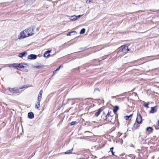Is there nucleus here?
<instances>
[{"instance_id": "obj_20", "label": "nucleus", "mask_w": 159, "mask_h": 159, "mask_svg": "<svg viewBox=\"0 0 159 159\" xmlns=\"http://www.w3.org/2000/svg\"><path fill=\"white\" fill-rule=\"evenodd\" d=\"M144 102V103L143 104V106L145 107L146 108H149V102Z\"/></svg>"}, {"instance_id": "obj_17", "label": "nucleus", "mask_w": 159, "mask_h": 159, "mask_svg": "<svg viewBox=\"0 0 159 159\" xmlns=\"http://www.w3.org/2000/svg\"><path fill=\"white\" fill-rule=\"evenodd\" d=\"M69 19L71 20L75 21L77 20V18H76V16L74 15L71 16Z\"/></svg>"}, {"instance_id": "obj_39", "label": "nucleus", "mask_w": 159, "mask_h": 159, "mask_svg": "<svg viewBox=\"0 0 159 159\" xmlns=\"http://www.w3.org/2000/svg\"><path fill=\"white\" fill-rule=\"evenodd\" d=\"M56 72H57V70H54V71H53V73L54 74H55V73H56Z\"/></svg>"}, {"instance_id": "obj_3", "label": "nucleus", "mask_w": 159, "mask_h": 159, "mask_svg": "<svg viewBox=\"0 0 159 159\" xmlns=\"http://www.w3.org/2000/svg\"><path fill=\"white\" fill-rule=\"evenodd\" d=\"M34 28L33 26H31L27 29L25 30V32L27 33V36L29 37L31 36L34 34Z\"/></svg>"}, {"instance_id": "obj_40", "label": "nucleus", "mask_w": 159, "mask_h": 159, "mask_svg": "<svg viewBox=\"0 0 159 159\" xmlns=\"http://www.w3.org/2000/svg\"><path fill=\"white\" fill-rule=\"evenodd\" d=\"M95 90H98V91H99V90L98 89V88H96L95 90H94V91H95Z\"/></svg>"}, {"instance_id": "obj_12", "label": "nucleus", "mask_w": 159, "mask_h": 159, "mask_svg": "<svg viewBox=\"0 0 159 159\" xmlns=\"http://www.w3.org/2000/svg\"><path fill=\"white\" fill-rule=\"evenodd\" d=\"M51 51V50H48L46 51L44 54V56L45 57H49L50 55L49 54V53Z\"/></svg>"}, {"instance_id": "obj_31", "label": "nucleus", "mask_w": 159, "mask_h": 159, "mask_svg": "<svg viewBox=\"0 0 159 159\" xmlns=\"http://www.w3.org/2000/svg\"><path fill=\"white\" fill-rule=\"evenodd\" d=\"M76 123V121H72L70 123V125H74Z\"/></svg>"}, {"instance_id": "obj_2", "label": "nucleus", "mask_w": 159, "mask_h": 159, "mask_svg": "<svg viewBox=\"0 0 159 159\" xmlns=\"http://www.w3.org/2000/svg\"><path fill=\"white\" fill-rule=\"evenodd\" d=\"M26 64H23L22 63L18 64V63H13L11 64H9V67H13L14 68L18 70H20V68H24L25 66L24 65H26Z\"/></svg>"}, {"instance_id": "obj_36", "label": "nucleus", "mask_w": 159, "mask_h": 159, "mask_svg": "<svg viewBox=\"0 0 159 159\" xmlns=\"http://www.w3.org/2000/svg\"><path fill=\"white\" fill-rule=\"evenodd\" d=\"M86 47L84 48H80V49L82 50H84L85 49Z\"/></svg>"}, {"instance_id": "obj_16", "label": "nucleus", "mask_w": 159, "mask_h": 159, "mask_svg": "<svg viewBox=\"0 0 159 159\" xmlns=\"http://www.w3.org/2000/svg\"><path fill=\"white\" fill-rule=\"evenodd\" d=\"M119 109V107L117 106H115L114 107L113 109V111L114 113H116L117 111Z\"/></svg>"}, {"instance_id": "obj_25", "label": "nucleus", "mask_w": 159, "mask_h": 159, "mask_svg": "<svg viewBox=\"0 0 159 159\" xmlns=\"http://www.w3.org/2000/svg\"><path fill=\"white\" fill-rule=\"evenodd\" d=\"M85 29L84 28H83L82 29L80 32V34H84V33H85Z\"/></svg>"}, {"instance_id": "obj_28", "label": "nucleus", "mask_w": 159, "mask_h": 159, "mask_svg": "<svg viewBox=\"0 0 159 159\" xmlns=\"http://www.w3.org/2000/svg\"><path fill=\"white\" fill-rule=\"evenodd\" d=\"M42 97V94H40V93H39L38 95V97L37 98V99H39V100H41V99Z\"/></svg>"}, {"instance_id": "obj_13", "label": "nucleus", "mask_w": 159, "mask_h": 159, "mask_svg": "<svg viewBox=\"0 0 159 159\" xmlns=\"http://www.w3.org/2000/svg\"><path fill=\"white\" fill-rule=\"evenodd\" d=\"M28 116L29 119H33L34 118V113L31 112H29L28 114Z\"/></svg>"}, {"instance_id": "obj_26", "label": "nucleus", "mask_w": 159, "mask_h": 159, "mask_svg": "<svg viewBox=\"0 0 159 159\" xmlns=\"http://www.w3.org/2000/svg\"><path fill=\"white\" fill-rule=\"evenodd\" d=\"M15 93H19L20 91L18 89L15 88Z\"/></svg>"}, {"instance_id": "obj_44", "label": "nucleus", "mask_w": 159, "mask_h": 159, "mask_svg": "<svg viewBox=\"0 0 159 159\" xmlns=\"http://www.w3.org/2000/svg\"><path fill=\"white\" fill-rule=\"evenodd\" d=\"M103 114L105 116L106 115V114L104 112H103Z\"/></svg>"}, {"instance_id": "obj_10", "label": "nucleus", "mask_w": 159, "mask_h": 159, "mask_svg": "<svg viewBox=\"0 0 159 159\" xmlns=\"http://www.w3.org/2000/svg\"><path fill=\"white\" fill-rule=\"evenodd\" d=\"M40 101V100L37 99V102L35 104V107L36 108L38 109L39 107Z\"/></svg>"}, {"instance_id": "obj_21", "label": "nucleus", "mask_w": 159, "mask_h": 159, "mask_svg": "<svg viewBox=\"0 0 159 159\" xmlns=\"http://www.w3.org/2000/svg\"><path fill=\"white\" fill-rule=\"evenodd\" d=\"M8 89L11 92V93H15V88H8Z\"/></svg>"}, {"instance_id": "obj_33", "label": "nucleus", "mask_w": 159, "mask_h": 159, "mask_svg": "<svg viewBox=\"0 0 159 159\" xmlns=\"http://www.w3.org/2000/svg\"><path fill=\"white\" fill-rule=\"evenodd\" d=\"M112 120L113 121L112 122H114V123H118V120Z\"/></svg>"}, {"instance_id": "obj_41", "label": "nucleus", "mask_w": 159, "mask_h": 159, "mask_svg": "<svg viewBox=\"0 0 159 159\" xmlns=\"http://www.w3.org/2000/svg\"><path fill=\"white\" fill-rule=\"evenodd\" d=\"M25 72H27L28 71V70L27 69H25Z\"/></svg>"}, {"instance_id": "obj_15", "label": "nucleus", "mask_w": 159, "mask_h": 159, "mask_svg": "<svg viewBox=\"0 0 159 159\" xmlns=\"http://www.w3.org/2000/svg\"><path fill=\"white\" fill-rule=\"evenodd\" d=\"M92 125L93 126H94V127H98L99 126L101 125H102V124H99L98 123L95 122L94 121L93 122Z\"/></svg>"}, {"instance_id": "obj_23", "label": "nucleus", "mask_w": 159, "mask_h": 159, "mask_svg": "<svg viewBox=\"0 0 159 159\" xmlns=\"http://www.w3.org/2000/svg\"><path fill=\"white\" fill-rule=\"evenodd\" d=\"M133 116V114H131L129 116H124V118L125 119H128L129 118L132 117Z\"/></svg>"}, {"instance_id": "obj_6", "label": "nucleus", "mask_w": 159, "mask_h": 159, "mask_svg": "<svg viewBox=\"0 0 159 159\" xmlns=\"http://www.w3.org/2000/svg\"><path fill=\"white\" fill-rule=\"evenodd\" d=\"M151 108V109L149 111V113H154L157 111V106H155L154 107H152Z\"/></svg>"}, {"instance_id": "obj_22", "label": "nucleus", "mask_w": 159, "mask_h": 159, "mask_svg": "<svg viewBox=\"0 0 159 159\" xmlns=\"http://www.w3.org/2000/svg\"><path fill=\"white\" fill-rule=\"evenodd\" d=\"M73 148L69 150H67L66 152H65V154H69L72 153L73 151Z\"/></svg>"}, {"instance_id": "obj_35", "label": "nucleus", "mask_w": 159, "mask_h": 159, "mask_svg": "<svg viewBox=\"0 0 159 159\" xmlns=\"http://www.w3.org/2000/svg\"><path fill=\"white\" fill-rule=\"evenodd\" d=\"M61 68V66H59L58 67L56 70H57V71L59 70Z\"/></svg>"}, {"instance_id": "obj_29", "label": "nucleus", "mask_w": 159, "mask_h": 159, "mask_svg": "<svg viewBox=\"0 0 159 159\" xmlns=\"http://www.w3.org/2000/svg\"><path fill=\"white\" fill-rule=\"evenodd\" d=\"M28 87L27 86H26V85H24L22 87H19V89H22L23 88H27Z\"/></svg>"}, {"instance_id": "obj_46", "label": "nucleus", "mask_w": 159, "mask_h": 159, "mask_svg": "<svg viewBox=\"0 0 159 159\" xmlns=\"http://www.w3.org/2000/svg\"><path fill=\"white\" fill-rule=\"evenodd\" d=\"M158 125L159 126V120H158Z\"/></svg>"}, {"instance_id": "obj_47", "label": "nucleus", "mask_w": 159, "mask_h": 159, "mask_svg": "<svg viewBox=\"0 0 159 159\" xmlns=\"http://www.w3.org/2000/svg\"><path fill=\"white\" fill-rule=\"evenodd\" d=\"M74 103H72V105H73V104H74Z\"/></svg>"}, {"instance_id": "obj_30", "label": "nucleus", "mask_w": 159, "mask_h": 159, "mask_svg": "<svg viewBox=\"0 0 159 159\" xmlns=\"http://www.w3.org/2000/svg\"><path fill=\"white\" fill-rule=\"evenodd\" d=\"M34 67L35 68H37L39 69H40L43 68V66H34Z\"/></svg>"}, {"instance_id": "obj_34", "label": "nucleus", "mask_w": 159, "mask_h": 159, "mask_svg": "<svg viewBox=\"0 0 159 159\" xmlns=\"http://www.w3.org/2000/svg\"><path fill=\"white\" fill-rule=\"evenodd\" d=\"M83 15H78V16H76V18H77V19H78V18H80L81 16H82Z\"/></svg>"}, {"instance_id": "obj_43", "label": "nucleus", "mask_w": 159, "mask_h": 159, "mask_svg": "<svg viewBox=\"0 0 159 159\" xmlns=\"http://www.w3.org/2000/svg\"><path fill=\"white\" fill-rule=\"evenodd\" d=\"M134 94H135V96H137V93H134Z\"/></svg>"}, {"instance_id": "obj_51", "label": "nucleus", "mask_w": 159, "mask_h": 159, "mask_svg": "<svg viewBox=\"0 0 159 159\" xmlns=\"http://www.w3.org/2000/svg\"><path fill=\"white\" fill-rule=\"evenodd\" d=\"M158 11H159V10H158Z\"/></svg>"}, {"instance_id": "obj_14", "label": "nucleus", "mask_w": 159, "mask_h": 159, "mask_svg": "<svg viewBox=\"0 0 159 159\" xmlns=\"http://www.w3.org/2000/svg\"><path fill=\"white\" fill-rule=\"evenodd\" d=\"M113 116V113L111 111H108L107 114L106 116H105L106 117L105 119H107V117L109 116Z\"/></svg>"}, {"instance_id": "obj_52", "label": "nucleus", "mask_w": 159, "mask_h": 159, "mask_svg": "<svg viewBox=\"0 0 159 159\" xmlns=\"http://www.w3.org/2000/svg\"><path fill=\"white\" fill-rule=\"evenodd\" d=\"M1 70V68H0V70Z\"/></svg>"}, {"instance_id": "obj_32", "label": "nucleus", "mask_w": 159, "mask_h": 159, "mask_svg": "<svg viewBox=\"0 0 159 159\" xmlns=\"http://www.w3.org/2000/svg\"><path fill=\"white\" fill-rule=\"evenodd\" d=\"M92 0H87L86 2L87 3H90L92 2Z\"/></svg>"}, {"instance_id": "obj_38", "label": "nucleus", "mask_w": 159, "mask_h": 159, "mask_svg": "<svg viewBox=\"0 0 159 159\" xmlns=\"http://www.w3.org/2000/svg\"><path fill=\"white\" fill-rule=\"evenodd\" d=\"M155 59H147V60H148V61H151V60H154Z\"/></svg>"}, {"instance_id": "obj_42", "label": "nucleus", "mask_w": 159, "mask_h": 159, "mask_svg": "<svg viewBox=\"0 0 159 159\" xmlns=\"http://www.w3.org/2000/svg\"><path fill=\"white\" fill-rule=\"evenodd\" d=\"M116 98V96H112V97H111L112 98Z\"/></svg>"}, {"instance_id": "obj_5", "label": "nucleus", "mask_w": 159, "mask_h": 159, "mask_svg": "<svg viewBox=\"0 0 159 159\" xmlns=\"http://www.w3.org/2000/svg\"><path fill=\"white\" fill-rule=\"evenodd\" d=\"M26 34L27 33L25 32V30L24 31H23L21 32L20 34V37L19 36V38H20L23 39V38H26L27 37H28V36H27V34Z\"/></svg>"}, {"instance_id": "obj_50", "label": "nucleus", "mask_w": 159, "mask_h": 159, "mask_svg": "<svg viewBox=\"0 0 159 159\" xmlns=\"http://www.w3.org/2000/svg\"><path fill=\"white\" fill-rule=\"evenodd\" d=\"M122 159H125L123 158H122Z\"/></svg>"}, {"instance_id": "obj_9", "label": "nucleus", "mask_w": 159, "mask_h": 159, "mask_svg": "<svg viewBox=\"0 0 159 159\" xmlns=\"http://www.w3.org/2000/svg\"><path fill=\"white\" fill-rule=\"evenodd\" d=\"M27 55V53L25 51L19 54L18 56L22 58L23 57Z\"/></svg>"}, {"instance_id": "obj_19", "label": "nucleus", "mask_w": 159, "mask_h": 159, "mask_svg": "<svg viewBox=\"0 0 159 159\" xmlns=\"http://www.w3.org/2000/svg\"><path fill=\"white\" fill-rule=\"evenodd\" d=\"M136 119H142V117L140 113H138L137 114Z\"/></svg>"}, {"instance_id": "obj_8", "label": "nucleus", "mask_w": 159, "mask_h": 159, "mask_svg": "<svg viewBox=\"0 0 159 159\" xmlns=\"http://www.w3.org/2000/svg\"><path fill=\"white\" fill-rule=\"evenodd\" d=\"M36 0H25V3L27 5H31L34 3Z\"/></svg>"}, {"instance_id": "obj_4", "label": "nucleus", "mask_w": 159, "mask_h": 159, "mask_svg": "<svg viewBox=\"0 0 159 159\" xmlns=\"http://www.w3.org/2000/svg\"><path fill=\"white\" fill-rule=\"evenodd\" d=\"M143 122V120H136L134 124L133 127L135 129H138Z\"/></svg>"}, {"instance_id": "obj_48", "label": "nucleus", "mask_w": 159, "mask_h": 159, "mask_svg": "<svg viewBox=\"0 0 159 159\" xmlns=\"http://www.w3.org/2000/svg\"><path fill=\"white\" fill-rule=\"evenodd\" d=\"M77 106H78V107L79 106V105H77Z\"/></svg>"}, {"instance_id": "obj_27", "label": "nucleus", "mask_w": 159, "mask_h": 159, "mask_svg": "<svg viewBox=\"0 0 159 159\" xmlns=\"http://www.w3.org/2000/svg\"><path fill=\"white\" fill-rule=\"evenodd\" d=\"M114 149V148L112 147L110 148V151H111V154L113 155H114V152H113V150Z\"/></svg>"}, {"instance_id": "obj_49", "label": "nucleus", "mask_w": 159, "mask_h": 159, "mask_svg": "<svg viewBox=\"0 0 159 159\" xmlns=\"http://www.w3.org/2000/svg\"><path fill=\"white\" fill-rule=\"evenodd\" d=\"M57 1H56V3H57Z\"/></svg>"}, {"instance_id": "obj_18", "label": "nucleus", "mask_w": 159, "mask_h": 159, "mask_svg": "<svg viewBox=\"0 0 159 159\" xmlns=\"http://www.w3.org/2000/svg\"><path fill=\"white\" fill-rule=\"evenodd\" d=\"M102 111V109L101 108H100L99 109L98 111L97 112H96V113L95 114V116H98L99 115L100 112Z\"/></svg>"}, {"instance_id": "obj_1", "label": "nucleus", "mask_w": 159, "mask_h": 159, "mask_svg": "<svg viewBox=\"0 0 159 159\" xmlns=\"http://www.w3.org/2000/svg\"><path fill=\"white\" fill-rule=\"evenodd\" d=\"M129 50L128 46L125 45H122L118 48L117 53L122 52L121 55H124L127 53Z\"/></svg>"}, {"instance_id": "obj_24", "label": "nucleus", "mask_w": 159, "mask_h": 159, "mask_svg": "<svg viewBox=\"0 0 159 159\" xmlns=\"http://www.w3.org/2000/svg\"><path fill=\"white\" fill-rule=\"evenodd\" d=\"M76 33V32L75 31H71L70 32H68V33L67 34H66V35L67 36H70L71 35V34H72V33Z\"/></svg>"}, {"instance_id": "obj_45", "label": "nucleus", "mask_w": 159, "mask_h": 159, "mask_svg": "<svg viewBox=\"0 0 159 159\" xmlns=\"http://www.w3.org/2000/svg\"><path fill=\"white\" fill-rule=\"evenodd\" d=\"M60 66H61V67L62 68L63 67V66L62 65H60Z\"/></svg>"}, {"instance_id": "obj_11", "label": "nucleus", "mask_w": 159, "mask_h": 159, "mask_svg": "<svg viewBox=\"0 0 159 159\" xmlns=\"http://www.w3.org/2000/svg\"><path fill=\"white\" fill-rule=\"evenodd\" d=\"M146 130L148 132L149 134H150L152 132L153 129L152 127H148L146 128Z\"/></svg>"}, {"instance_id": "obj_37", "label": "nucleus", "mask_w": 159, "mask_h": 159, "mask_svg": "<svg viewBox=\"0 0 159 159\" xmlns=\"http://www.w3.org/2000/svg\"><path fill=\"white\" fill-rule=\"evenodd\" d=\"M43 92V90H41L40 91L39 93H40V94H42Z\"/></svg>"}, {"instance_id": "obj_7", "label": "nucleus", "mask_w": 159, "mask_h": 159, "mask_svg": "<svg viewBox=\"0 0 159 159\" xmlns=\"http://www.w3.org/2000/svg\"><path fill=\"white\" fill-rule=\"evenodd\" d=\"M37 57V56L35 54H31L28 56V59L30 60L35 59Z\"/></svg>"}]
</instances>
